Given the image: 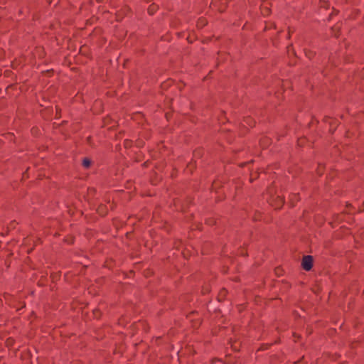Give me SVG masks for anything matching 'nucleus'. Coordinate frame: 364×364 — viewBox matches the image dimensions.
<instances>
[{
	"label": "nucleus",
	"instance_id": "1",
	"mask_svg": "<svg viewBox=\"0 0 364 364\" xmlns=\"http://www.w3.org/2000/svg\"><path fill=\"white\" fill-rule=\"evenodd\" d=\"M302 267L306 270V271H309L310 270L311 268H312V265H313V258L310 255H307V256H305L304 257L303 259H302Z\"/></svg>",
	"mask_w": 364,
	"mask_h": 364
},
{
	"label": "nucleus",
	"instance_id": "3",
	"mask_svg": "<svg viewBox=\"0 0 364 364\" xmlns=\"http://www.w3.org/2000/svg\"><path fill=\"white\" fill-rule=\"evenodd\" d=\"M149 12L150 14H153V12L151 11V8L149 9Z\"/></svg>",
	"mask_w": 364,
	"mask_h": 364
},
{
	"label": "nucleus",
	"instance_id": "2",
	"mask_svg": "<svg viewBox=\"0 0 364 364\" xmlns=\"http://www.w3.org/2000/svg\"><path fill=\"white\" fill-rule=\"evenodd\" d=\"M91 164V161L90 159H85L83 161H82V165L85 167V168H88L90 166Z\"/></svg>",
	"mask_w": 364,
	"mask_h": 364
}]
</instances>
